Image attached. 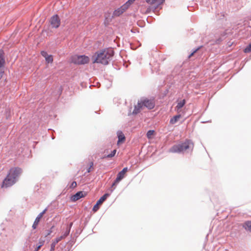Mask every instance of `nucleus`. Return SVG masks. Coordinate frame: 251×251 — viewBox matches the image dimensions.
<instances>
[{"mask_svg":"<svg viewBox=\"0 0 251 251\" xmlns=\"http://www.w3.org/2000/svg\"><path fill=\"white\" fill-rule=\"evenodd\" d=\"M114 55V50L111 48H107L96 52L92 56L93 63H100L106 65L109 63Z\"/></svg>","mask_w":251,"mask_h":251,"instance_id":"obj_1","label":"nucleus"},{"mask_svg":"<svg viewBox=\"0 0 251 251\" xmlns=\"http://www.w3.org/2000/svg\"><path fill=\"white\" fill-rule=\"evenodd\" d=\"M155 106L154 99H149L148 98H143L138 101L137 104L135 106L134 109L132 113L136 114L144 107H147L149 109H153Z\"/></svg>","mask_w":251,"mask_h":251,"instance_id":"obj_2","label":"nucleus"},{"mask_svg":"<svg viewBox=\"0 0 251 251\" xmlns=\"http://www.w3.org/2000/svg\"><path fill=\"white\" fill-rule=\"evenodd\" d=\"M193 146L194 145L191 141L186 140L183 143L174 145L169 150V151L172 153H180L186 151L190 148L192 149Z\"/></svg>","mask_w":251,"mask_h":251,"instance_id":"obj_3","label":"nucleus"},{"mask_svg":"<svg viewBox=\"0 0 251 251\" xmlns=\"http://www.w3.org/2000/svg\"><path fill=\"white\" fill-rule=\"evenodd\" d=\"M165 1V0H146V2L150 6L147 8L145 14L149 13L151 11L154 12L155 10L163 4Z\"/></svg>","mask_w":251,"mask_h":251,"instance_id":"obj_4","label":"nucleus"},{"mask_svg":"<svg viewBox=\"0 0 251 251\" xmlns=\"http://www.w3.org/2000/svg\"><path fill=\"white\" fill-rule=\"evenodd\" d=\"M72 61L76 64L82 65L88 63L90 58L86 55H76L72 57Z\"/></svg>","mask_w":251,"mask_h":251,"instance_id":"obj_5","label":"nucleus"},{"mask_svg":"<svg viewBox=\"0 0 251 251\" xmlns=\"http://www.w3.org/2000/svg\"><path fill=\"white\" fill-rule=\"evenodd\" d=\"M22 169L19 167L12 168L8 174L11 178L17 180V178L22 173Z\"/></svg>","mask_w":251,"mask_h":251,"instance_id":"obj_6","label":"nucleus"},{"mask_svg":"<svg viewBox=\"0 0 251 251\" xmlns=\"http://www.w3.org/2000/svg\"><path fill=\"white\" fill-rule=\"evenodd\" d=\"M16 182V179H14L11 178L9 176L7 175L5 178L3 180L2 184L1 185V187L3 188H7L11 186L14 184H15Z\"/></svg>","mask_w":251,"mask_h":251,"instance_id":"obj_7","label":"nucleus"},{"mask_svg":"<svg viewBox=\"0 0 251 251\" xmlns=\"http://www.w3.org/2000/svg\"><path fill=\"white\" fill-rule=\"evenodd\" d=\"M109 196L108 194H105L102 197H101L97 202L96 204L94 206L93 210L94 212H96L99 209V205L101 204L103 202L105 201L107 198Z\"/></svg>","mask_w":251,"mask_h":251,"instance_id":"obj_8","label":"nucleus"},{"mask_svg":"<svg viewBox=\"0 0 251 251\" xmlns=\"http://www.w3.org/2000/svg\"><path fill=\"white\" fill-rule=\"evenodd\" d=\"M50 23L53 28H58L60 25V19L59 17H51Z\"/></svg>","mask_w":251,"mask_h":251,"instance_id":"obj_9","label":"nucleus"},{"mask_svg":"<svg viewBox=\"0 0 251 251\" xmlns=\"http://www.w3.org/2000/svg\"><path fill=\"white\" fill-rule=\"evenodd\" d=\"M5 60L3 56V52L0 51V79H1L4 74V65Z\"/></svg>","mask_w":251,"mask_h":251,"instance_id":"obj_10","label":"nucleus"},{"mask_svg":"<svg viewBox=\"0 0 251 251\" xmlns=\"http://www.w3.org/2000/svg\"><path fill=\"white\" fill-rule=\"evenodd\" d=\"M87 193L83 191H79L71 197V200L73 201H75L81 198L86 196Z\"/></svg>","mask_w":251,"mask_h":251,"instance_id":"obj_11","label":"nucleus"},{"mask_svg":"<svg viewBox=\"0 0 251 251\" xmlns=\"http://www.w3.org/2000/svg\"><path fill=\"white\" fill-rule=\"evenodd\" d=\"M128 171V169L127 167L124 168L121 172H120L117 176L116 182H120L122 179H123Z\"/></svg>","mask_w":251,"mask_h":251,"instance_id":"obj_12","label":"nucleus"},{"mask_svg":"<svg viewBox=\"0 0 251 251\" xmlns=\"http://www.w3.org/2000/svg\"><path fill=\"white\" fill-rule=\"evenodd\" d=\"M127 9L128 8H124L123 5L120 8L114 11L113 15L114 16H120L122 15L124 12H125Z\"/></svg>","mask_w":251,"mask_h":251,"instance_id":"obj_13","label":"nucleus"},{"mask_svg":"<svg viewBox=\"0 0 251 251\" xmlns=\"http://www.w3.org/2000/svg\"><path fill=\"white\" fill-rule=\"evenodd\" d=\"M185 100H183L177 102V105L175 107V110L178 112H180L181 111V108L185 105Z\"/></svg>","mask_w":251,"mask_h":251,"instance_id":"obj_14","label":"nucleus"},{"mask_svg":"<svg viewBox=\"0 0 251 251\" xmlns=\"http://www.w3.org/2000/svg\"><path fill=\"white\" fill-rule=\"evenodd\" d=\"M118 141L117 142L118 145L123 143L125 141V136L122 132L119 131L118 132Z\"/></svg>","mask_w":251,"mask_h":251,"instance_id":"obj_15","label":"nucleus"},{"mask_svg":"<svg viewBox=\"0 0 251 251\" xmlns=\"http://www.w3.org/2000/svg\"><path fill=\"white\" fill-rule=\"evenodd\" d=\"M61 240H62V238L58 237L52 241L50 247L51 251H53L54 250L56 245Z\"/></svg>","mask_w":251,"mask_h":251,"instance_id":"obj_16","label":"nucleus"},{"mask_svg":"<svg viewBox=\"0 0 251 251\" xmlns=\"http://www.w3.org/2000/svg\"><path fill=\"white\" fill-rule=\"evenodd\" d=\"M181 117V115L180 114H178L174 116L172 119H171L170 123L172 125L176 124Z\"/></svg>","mask_w":251,"mask_h":251,"instance_id":"obj_17","label":"nucleus"},{"mask_svg":"<svg viewBox=\"0 0 251 251\" xmlns=\"http://www.w3.org/2000/svg\"><path fill=\"white\" fill-rule=\"evenodd\" d=\"M243 226L246 230L251 232V221H248L245 222L243 225Z\"/></svg>","mask_w":251,"mask_h":251,"instance_id":"obj_18","label":"nucleus"},{"mask_svg":"<svg viewBox=\"0 0 251 251\" xmlns=\"http://www.w3.org/2000/svg\"><path fill=\"white\" fill-rule=\"evenodd\" d=\"M41 218L42 217H40L39 215L36 217L32 225V228L33 229H36L37 228Z\"/></svg>","mask_w":251,"mask_h":251,"instance_id":"obj_19","label":"nucleus"},{"mask_svg":"<svg viewBox=\"0 0 251 251\" xmlns=\"http://www.w3.org/2000/svg\"><path fill=\"white\" fill-rule=\"evenodd\" d=\"M136 0H128L125 4H123L124 8H129Z\"/></svg>","mask_w":251,"mask_h":251,"instance_id":"obj_20","label":"nucleus"},{"mask_svg":"<svg viewBox=\"0 0 251 251\" xmlns=\"http://www.w3.org/2000/svg\"><path fill=\"white\" fill-rule=\"evenodd\" d=\"M155 131L153 130H150L147 133V137L148 139H151L154 135Z\"/></svg>","mask_w":251,"mask_h":251,"instance_id":"obj_21","label":"nucleus"},{"mask_svg":"<svg viewBox=\"0 0 251 251\" xmlns=\"http://www.w3.org/2000/svg\"><path fill=\"white\" fill-rule=\"evenodd\" d=\"M46 61L48 63H52L53 61V56L52 55H49L45 58Z\"/></svg>","mask_w":251,"mask_h":251,"instance_id":"obj_22","label":"nucleus"},{"mask_svg":"<svg viewBox=\"0 0 251 251\" xmlns=\"http://www.w3.org/2000/svg\"><path fill=\"white\" fill-rule=\"evenodd\" d=\"M70 228H68L67 229L66 232L64 233V234L61 236H60L59 237H62V239L65 238L66 237H67L68 234H69V232H70Z\"/></svg>","mask_w":251,"mask_h":251,"instance_id":"obj_23","label":"nucleus"},{"mask_svg":"<svg viewBox=\"0 0 251 251\" xmlns=\"http://www.w3.org/2000/svg\"><path fill=\"white\" fill-rule=\"evenodd\" d=\"M116 153V150H114L112 151V152L110 154L107 155L106 156V157H107V158L112 157L115 155Z\"/></svg>","mask_w":251,"mask_h":251,"instance_id":"obj_24","label":"nucleus"},{"mask_svg":"<svg viewBox=\"0 0 251 251\" xmlns=\"http://www.w3.org/2000/svg\"><path fill=\"white\" fill-rule=\"evenodd\" d=\"M251 51V44L248 46L244 50L245 52H250Z\"/></svg>","mask_w":251,"mask_h":251,"instance_id":"obj_25","label":"nucleus"},{"mask_svg":"<svg viewBox=\"0 0 251 251\" xmlns=\"http://www.w3.org/2000/svg\"><path fill=\"white\" fill-rule=\"evenodd\" d=\"M93 165H94V164H93V162H90V163H89V168H88V169L87 170V172L88 173L90 172L93 169Z\"/></svg>","mask_w":251,"mask_h":251,"instance_id":"obj_26","label":"nucleus"},{"mask_svg":"<svg viewBox=\"0 0 251 251\" xmlns=\"http://www.w3.org/2000/svg\"><path fill=\"white\" fill-rule=\"evenodd\" d=\"M41 55L46 58L49 55L48 54L47 52L44 50H43L41 52Z\"/></svg>","mask_w":251,"mask_h":251,"instance_id":"obj_27","label":"nucleus"},{"mask_svg":"<svg viewBox=\"0 0 251 251\" xmlns=\"http://www.w3.org/2000/svg\"><path fill=\"white\" fill-rule=\"evenodd\" d=\"M43 245V242H40L39 245L36 247L35 249V251H38L41 247Z\"/></svg>","mask_w":251,"mask_h":251,"instance_id":"obj_28","label":"nucleus"},{"mask_svg":"<svg viewBox=\"0 0 251 251\" xmlns=\"http://www.w3.org/2000/svg\"><path fill=\"white\" fill-rule=\"evenodd\" d=\"M76 185H77V184H76V182L75 181H73L71 184V186H70V187L71 188H75V187H76Z\"/></svg>","mask_w":251,"mask_h":251,"instance_id":"obj_29","label":"nucleus"},{"mask_svg":"<svg viewBox=\"0 0 251 251\" xmlns=\"http://www.w3.org/2000/svg\"><path fill=\"white\" fill-rule=\"evenodd\" d=\"M46 211H47V209H45V210H44L42 212H41V213H40L38 215H39L40 217H42H42H43V215H44V214H45V213L46 212Z\"/></svg>","mask_w":251,"mask_h":251,"instance_id":"obj_30","label":"nucleus"},{"mask_svg":"<svg viewBox=\"0 0 251 251\" xmlns=\"http://www.w3.org/2000/svg\"><path fill=\"white\" fill-rule=\"evenodd\" d=\"M199 48L195 50L193 52H192L189 56V58L191 57L198 50Z\"/></svg>","mask_w":251,"mask_h":251,"instance_id":"obj_31","label":"nucleus"},{"mask_svg":"<svg viewBox=\"0 0 251 251\" xmlns=\"http://www.w3.org/2000/svg\"><path fill=\"white\" fill-rule=\"evenodd\" d=\"M119 182H116V179L115 180V181H114V182L113 183L112 185V187H114V186H115Z\"/></svg>","mask_w":251,"mask_h":251,"instance_id":"obj_32","label":"nucleus"},{"mask_svg":"<svg viewBox=\"0 0 251 251\" xmlns=\"http://www.w3.org/2000/svg\"><path fill=\"white\" fill-rule=\"evenodd\" d=\"M51 232H52L51 230H50V231H49L47 235H49L51 233Z\"/></svg>","mask_w":251,"mask_h":251,"instance_id":"obj_33","label":"nucleus"}]
</instances>
